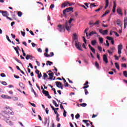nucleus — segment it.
<instances>
[{
  "instance_id": "obj_1",
  "label": "nucleus",
  "mask_w": 127,
  "mask_h": 127,
  "mask_svg": "<svg viewBox=\"0 0 127 127\" xmlns=\"http://www.w3.org/2000/svg\"><path fill=\"white\" fill-rule=\"evenodd\" d=\"M74 20L73 18H71L69 20L68 22L66 21L64 24L65 28L67 30V31H68V32H70V28L72 27V21Z\"/></svg>"
},
{
  "instance_id": "obj_2",
  "label": "nucleus",
  "mask_w": 127,
  "mask_h": 127,
  "mask_svg": "<svg viewBox=\"0 0 127 127\" xmlns=\"http://www.w3.org/2000/svg\"><path fill=\"white\" fill-rule=\"evenodd\" d=\"M5 110V114H7V115H12L13 116L14 115V112H13L12 110V109L9 107H5L4 108Z\"/></svg>"
},
{
  "instance_id": "obj_3",
  "label": "nucleus",
  "mask_w": 127,
  "mask_h": 127,
  "mask_svg": "<svg viewBox=\"0 0 127 127\" xmlns=\"http://www.w3.org/2000/svg\"><path fill=\"white\" fill-rule=\"evenodd\" d=\"M75 46L78 50H80V51H83V49H82V44L79 42L78 41H75Z\"/></svg>"
},
{
  "instance_id": "obj_4",
  "label": "nucleus",
  "mask_w": 127,
  "mask_h": 127,
  "mask_svg": "<svg viewBox=\"0 0 127 127\" xmlns=\"http://www.w3.org/2000/svg\"><path fill=\"white\" fill-rule=\"evenodd\" d=\"M71 5H74V3H70L69 1H66L62 4L61 7L63 8L66 7V6H71Z\"/></svg>"
},
{
  "instance_id": "obj_5",
  "label": "nucleus",
  "mask_w": 127,
  "mask_h": 127,
  "mask_svg": "<svg viewBox=\"0 0 127 127\" xmlns=\"http://www.w3.org/2000/svg\"><path fill=\"white\" fill-rule=\"evenodd\" d=\"M58 27H59L58 29L59 30L60 32H64L65 31V25L64 26L59 25Z\"/></svg>"
},
{
  "instance_id": "obj_6",
  "label": "nucleus",
  "mask_w": 127,
  "mask_h": 127,
  "mask_svg": "<svg viewBox=\"0 0 127 127\" xmlns=\"http://www.w3.org/2000/svg\"><path fill=\"white\" fill-rule=\"evenodd\" d=\"M123 49V45L120 44L118 46V53L120 55V54H122V50Z\"/></svg>"
},
{
  "instance_id": "obj_7",
  "label": "nucleus",
  "mask_w": 127,
  "mask_h": 127,
  "mask_svg": "<svg viewBox=\"0 0 127 127\" xmlns=\"http://www.w3.org/2000/svg\"><path fill=\"white\" fill-rule=\"evenodd\" d=\"M42 93L45 95V96H46V97H47L48 99H51V96L49 95V92H48V91L43 90L42 91Z\"/></svg>"
},
{
  "instance_id": "obj_8",
  "label": "nucleus",
  "mask_w": 127,
  "mask_h": 127,
  "mask_svg": "<svg viewBox=\"0 0 127 127\" xmlns=\"http://www.w3.org/2000/svg\"><path fill=\"white\" fill-rule=\"evenodd\" d=\"M4 120L6 123L8 124V125H9V126H13V123H12V122H11V121L9 120V119H7V117H5Z\"/></svg>"
},
{
  "instance_id": "obj_9",
  "label": "nucleus",
  "mask_w": 127,
  "mask_h": 127,
  "mask_svg": "<svg viewBox=\"0 0 127 127\" xmlns=\"http://www.w3.org/2000/svg\"><path fill=\"white\" fill-rule=\"evenodd\" d=\"M103 61H104L106 64H107V63L109 62L108 61V57H107V55H103Z\"/></svg>"
},
{
  "instance_id": "obj_10",
  "label": "nucleus",
  "mask_w": 127,
  "mask_h": 127,
  "mask_svg": "<svg viewBox=\"0 0 127 127\" xmlns=\"http://www.w3.org/2000/svg\"><path fill=\"white\" fill-rule=\"evenodd\" d=\"M117 24L118 26H120V27H122V26L123 25V24L122 23V21L120 19H117Z\"/></svg>"
},
{
  "instance_id": "obj_11",
  "label": "nucleus",
  "mask_w": 127,
  "mask_h": 127,
  "mask_svg": "<svg viewBox=\"0 0 127 127\" xmlns=\"http://www.w3.org/2000/svg\"><path fill=\"white\" fill-rule=\"evenodd\" d=\"M124 28H127V17H125L124 18Z\"/></svg>"
},
{
  "instance_id": "obj_12",
  "label": "nucleus",
  "mask_w": 127,
  "mask_h": 127,
  "mask_svg": "<svg viewBox=\"0 0 127 127\" xmlns=\"http://www.w3.org/2000/svg\"><path fill=\"white\" fill-rule=\"evenodd\" d=\"M50 107L52 108L53 111H54L55 114L57 115V116H58V112H57V111L55 110V108H54V107L53 106H52L51 104H50Z\"/></svg>"
},
{
  "instance_id": "obj_13",
  "label": "nucleus",
  "mask_w": 127,
  "mask_h": 127,
  "mask_svg": "<svg viewBox=\"0 0 127 127\" xmlns=\"http://www.w3.org/2000/svg\"><path fill=\"white\" fill-rule=\"evenodd\" d=\"M48 124V127H49L50 120L47 118H45V126Z\"/></svg>"
},
{
  "instance_id": "obj_14",
  "label": "nucleus",
  "mask_w": 127,
  "mask_h": 127,
  "mask_svg": "<svg viewBox=\"0 0 127 127\" xmlns=\"http://www.w3.org/2000/svg\"><path fill=\"white\" fill-rule=\"evenodd\" d=\"M56 86L58 88H60L62 86V83L59 81L56 82Z\"/></svg>"
},
{
  "instance_id": "obj_15",
  "label": "nucleus",
  "mask_w": 127,
  "mask_h": 127,
  "mask_svg": "<svg viewBox=\"0 0 127 127\" xmlns=\"http://www.w3.org/2000/svg\"><path fill=\"white\" fill-rule=\"evenodd\" d=\"M89 82L88 81H86L85 83L84 84V87H83V89H87V88H89Z\"/></svg>"
},
{
  "instance_id": "obj_16",
  "label": "nucleus",
  "mask_w": 127,
  "mask_h": 127,
  "mask_svg": "<svg viewBox=\"0 0 127 127\" xmlns=\"http://www.w3.org/2000/svg\"><path fill=\"white\" fill-rule=\"evenodd\" d=\"M32 58H33V57L30 55H27L26 56V60H28L29 59H32Z\"/></svg>"
},
{
  "instance_id": "obj_17",
  "label": "nucleus",
  "mask_w": 127,
  "mask_h": 127,
  "mask_svg": "<svg viewBox=\"0 0 127 127\" xmlns=\"http://www.w3.org/2000/svg\"><path fill=\"white\" fill-rule=\"evenodd\" d=\"M93 34H96V35H98V33L96 32L91 31L88 34V36H91L92 35H93Z\"/></svg>"
},
{
  "instance_id": "obj_18",
  "label": "nucleus",
  "mask_w": 127,
  "mask_h": 127,
  "mask_svg": "<svg viewBox=\"0 0 127 127\" xmlns=\"http://www.w3.org/2000/svg\"><path fill=\"white\" fill-rule=\"evenodd\" d=\"M54 75V73H53V72L49 73V76H50V78L48 79H50V80H53Z\"/></svg>"
},
{
  "instance_id": "obj_19",
  "label": "nucleus",
  "mask_w": 127,
  "mask_h": 127,
  "mask_svg": "<svg viewBox=\"0 0 127 127\" xmlns=\"http://www.w3.org/2000/svg\"><path fill=\"white\" fill-rule=\"evenodd\" d=\"M117 12L119 14L123 15V13H122V9H121V8H118Z\"/></svg>"
},
{
  "instance_id": "obj_20",
  "label": "nucleus",
  "mask_w": 127,
  "mask_h": 127,
  "mask_svg": "<svg viewBox=\"0 0 127 127\" xmlns=\"http://www.w3.org/2000/svg\"><path fill=\"white\" fill-rule=\"evenodd\" d=\"M2 14L3 15V16H5L6 17L7 16H8V13H7V11H3L2 12Z\"/></svg>"
},
{
  "instance_id": "obj_21",
  "label": "nucleus",
  "mask_w": 127,
  "mask_h": 127,
  "mask_svg": "<svg viewBox=\"0 0 127 127\" xmlns=\"http://www.w3.org/2000/svg\"><path fill=\"white\" fill-rule=\"evenodd\" d=\"M78 38V36H77L76 34H73V36L72 37V39L73 41L77 40Z\"/></svg>"
},
{
  "instance_id": "obj_22",
  "label": "nucleus",
  "mask_w": 127,
  "mask_h": 127,
  "mask_svg": "<svg viewBox=\"0 0 127 127\" xmlns=\"http://www.w3.org/2000/svg\"><path fill=\"white\" fill-rule=\"evenodd\" d=\"M109 13H110V10H106L105 13L103 14V15L102 16V17H104V16H106V15H107V14H109Z\"/></svg>"
},
{
  "instance_id": "obj_23",
  "label": "nucleus",
  "mask_w": 127,
  "mask_h": 127,
  "mask_svg": "<svg viewBox=\"0 0 127 127\" xmlns=\"http://www.w3.org/2000/svg\"><path fill=\"white\" fill-rule=\"evenodd\" d=\"M91 44L93 46H95V45H96V44H97V41H96L95 40H93L91 41Z\"/></svg>"
},
{
  "instance_id": "obj_24",
  "label": "nucleus",
  "mask_w": 127,
  "mask_h": 127,
  "mask_svg": "<svg viewBox=\"0 0 127 127\" xmlns=\"http://www.w3.org/2000/svg\"><path fill=\"white\" fill-rule=\"evenodd\" d=\"M13 58L14 60H15V61L18 62V63H19L20 64H21V65H22V63H21L19 60H18V59H17L16 57H13Z\"/></svg>"
},
{
  "instance_id": "obj_25",
  "label": "nucleus",
  "mask_w": 127,
  "mask_h": 127,
  "mask_svg": "<svg viewBox=\"0 0 127 127\" xmlns=\"http://www.w3.org/2000/svg\"><path fill=\"white\" fill-rule=\"evenodd\" d=\"M115 67L118 69V70H120V65H119V64L118 63H115Z\"/></svg>"
},
{
  "instance_id": "obj_26",
  "label": "nucleus",
  "mask_w": 127,
  "mask_h": 127,
  "mask_svg": "<svg viewBox=\"0 0 127 127\" xmlns=\"http://www.w3.org/2000/svg\"><path fill=\"white\" fill-rule=\"evenodd\" d=\"M51 64H53V62H50V61H48L47 62L46 65H47V66H48V65H49V66H51Z\"/></svg>"
},
{
  "instance_id": "obj_27",
  "label": "nucleus",
  "mask_w": 127,
  "mask_h": 127,
  "mask_svg": "<svg viewBox=\"0 0 127 127\" xmlns=\"http://www.w3.org/2000/svg\"><path fill=\"white\" fill-rule=\"evenodd\" d=\"M102 34L103 35H106V34H108V30H105L103 31Z\"/></svg>"
},
{
  "instance_id": "obj_28",
  "label": "nucleus",
  "mask_w": 127,
  "mask_h": 127,
  "mask_svg": "<svg viewBox=\"0 0 127 127\" xmlns=\"http://www.w3.org/2000/svg\"><path fill=\"white\" fill-rule=\"evenodd\" d=\"M66 9L67 11V12H69V11H72V10L73 9V8L72 7H68V8H66Z\"/></svg>"
},
{
  "instance_id": "obj_29",
  "label": "nucleus",
  "mask_w": 127,
  "mask_h": 127,
  "mask_svg": "<svg viewBox=\"0 0 127 127\" xmlns=\"http://www.w3.org/2000/svg\"><path fill=\"white\" fill-rule=\"evenodd\" d=\"M109 6V0H106V6L105 7V8H107Z\"/></svg>"
},
{
  "instance_id": "obj_30",
  "label": "nucleus",
  "mask_w": 127,
  "mask_h": 127,
  "mask_svg": "<svg viewBox=\"0 0 127 127\" xmlns=\"http://www.w3.org/2000/svg\"><path fill=\"white\" fill-rule=\"evenodd\" d=\"M53 104H54V105H55V107H59V105L58 104H57V103H56V101H55V100H53Z\"/></svg>"
},
{
  "instance_id": "obj_31",
  "label": "nucleus",
  "mask_w": 127,
  "mask_h": 127,
  "mask_svg": "<svg viewBox=\"0 0 127 127\" xmlns=\"http://www.w3.org/2000/svg\"><path fill=\"white\" fill-rule=\"evenodd\" d=\"M99 40L100 43H103V42H104V39H103V38H102V37H99Z\"/></svg>"
},
{
  "instance_id": "obj_32",
  "label": "nucleus",
  "mask_w": 127,
  "mask_h": 127,
  "mask_svg": "<svg viewBox=\"0 0 127 127\" xmlns=\"http://www.w3.org/2000/svg\"><path fill=\"white\" fill-rule=\"evenodd\" d=\"M95 66L97 69H99L100 66H99V64L98 63V62H95Z\"/></svg>"
},
{
  "instance_id": "obj_33",
  "label": "nucleus",
  "mask_w": 127,
  "mask_h": 127,
  "mask_svg": "<svg viewBox=\"0 0 127 127\" xmlns=\"http://www.w3.org/2000/svg\"><path fill=\"white\" fill-rule=\"evenodd\" d=\"M80 106H81V107H83V108H85V107L87 106V104L86 103H81L80 104Z\"/></svg>"
},
{
  "instance_id": "obj_34",
  "label": "nucleus",
  "mask_w": 127,
  "mask_h": 127,
  "mask_svg": "<svg viewBox=\"0 0 127 127\" xmlns=\"http://www.w3.org/2000/svg\"><path fill=\"white\" fill-rule=\"evenodd\" d=\"M66 114H67V112H66L65 110H64V113H63V116L64 117V118H66Z\"/></svg>"
},
{
  "instance_id": "obj_35",
  "label": "nucleus",
  "mask_w": 127,
  "mask_h": 127,
  "mask_svg": "<svg viewBox=\"0 0 127 127\" xmlns=\"http://www.w3.org/2000/svg\"><path fill=\"white\" fill-rule=\"evenodd\" d=\"M88 30H89V28H86V29L85 30V31H84V32H85V33L86 34V35L87 37H88V32H87V31H88Z\"/></svg>"
},
{
  "instance_id": "obj_36",
  "label": "nucleus",
  "mask_w": 127,
  "mask_h": 127,
  "mask_svg": "<svg viewBox=\"0 0 127 127\" xmlns=\"http://www.w3.org/2000/svg\"><path fill=\"white\" fill-rule=\"evenodd\" d=\"M93 24L94 25H98V24H100V21H96Z\"/></svg>"
},
{
  "instance_id": "obj_37",
  "label": "nucleus",
  "mask_w": 127,
  "mask_h": 127,
  "mask_svg": "<svg viewBox=\"0 0 127 127\" xmlns=\"http://www.w3.org/2000/svg\"><path fill=\"white\" fill-rule=\"evenodd\" d=\"M94 21L93 20H91L89 22V25H94Z\"/></svg>"
},
{
  "instance_id": "obj_38",
  "label": "nucleus",
  "mask_w": 127,
  "mask_h": 127,
  "mask_svg": "<svg viewBox=\"0 0 127 127\" xmlns=\"http://www.w3.org/2000/svg\"><path fill=\"white\" fill-rule=\"evenodd\" d=\"M90 50H91L92 52H93V53H94L95 54V53H96V51L95 50V49H94V48H91L90 49Z\"/></svg>"
},
{
  "instance_id": "obj_39",
  "label": "nucleus",
  "mask_w": 127,
  "mask_h": 127,
  "mask_svg": "<svg viewBox=\"0 0 127 127\" xmlns=\"http://www.w3.org/2000/svg\"><path fill=\"white\" fill-rule=\"evenodd\" d=\"M56 120L57 122L60 121V118H59V115H57Z\"/></svg>"
},
{
  "instance_id": "obj_40",
  "label": "nucleus",
  "mask_w": 127,
  "mask_h": 127,
  "mask_svg": "<svg viewBox=\"0 0 127 127\" xmlns=\"http://www.w3.org/2000/svg\"><path fill=\"white\" fill-rule=\"evenodd\" d=\"M116 7H117V4L116 3V1H114L113 8L116 9Z\"/></svg>"
},
{
  "instance_id": "obj_41",
  "label": "nucleus",
  "mask_w": 127,
  "mask_h": 127,
  "mask_svg": "<svg viewBox=\"0 0 127 127\" xmlns=\"http://www.w3.org/2000/svg\"><path fill=\"white\" fill-rule=\"evenodd\" d=\"M123 75L125 76V77H127V71H124L123 72Z\"/></svg>"
},
{
  "instance_id": "obj_42",
  "label": "nucleus",
  "mask_w": 127,
  "mask_h": 127,
  "mask_svg": "<svg viewBox=\"0 0 127 127\" xmlns=\"http://www.w3.org/2000/svg\"><path fill=\"white\" fill-rule=\"evenodd\" d=\"M102 8H103V6H101L98 9L95 10V11H96V12L100 11V10H101V9H102Z\"/></svg>"
},
{
  "instance_id": "obj_43",
  "label": "nucleus",
  "mask_w": 127,
  "mask_h": 127,
  "mask_svg": "<svg viewBox=\"0 0 127 127\" xmlns=\"http://www.w3.org/2000/svg\"><path fill=\"white\" fill-rule=\"evenodd\" d=\"M6 38L8 40V41H9V42H10V43L11 42V40H10V39H9V37H8V36L6 35Z\"/></svg>"
},
{
  "instance_id": "obj_44",
  "label": "nucleus",
  "mask_w": 127,
  "mask_h": 127,
  "mask_svg": "<svg viewBox=\"0 0 127 127\" xmlns=\"http://www.w3.org/2000/svg\"><path fill=\"white\" fill-rule=\"evenodd\" d=\"M17 14L20 17V16H21V15H22V12H21V11H19V12H18Z\"/></svg>"
},
{
  "instance_id": "obj_45",
  "label": "nucleus",
  "mask_w": 127,
  "mask_h": 127,
  "mask_svg": "<svg viewBox=\"0 0 127 127\" xmlns=\"http://www.w3.org/2000/svg\"><path fill=\"white\" fill-rule=\"evenodd\" d=\"M106 38L108 40H113V39H113V38L112 37H109V36H107V37H106Z\"/></svg>"
},
{
  "instance_id": "obj_46",
  "label": "nucleus",
  "mask_w": 127,
  "mask_h": 127,
  "mask_svg": "<svg viewBox=\"0 0 127 127\" xmlns=\"http://www.w3.org/2000/svg\"><path fill=\"white\" fill-rule=\"evenodd\" d=\"M43 77H44V79H45L46 78H47L48 77V75H47L46 73H44Z\"/></svg>"
},
{
  "instance_id": "obj_47",
  "label": "nucleus",
  "mask_w": 127,
  "mask_h": 127,
  "mask_svg": "<svg viewBox=\"0 0 127 127\" xmlns=\"http://www.w3.org/2000/svg\"><path fill=\"white\" fill-rule=\"evenodd\" d=\"M83 41L84 42V43L85 44H87V40H86V39L85 38V37H82Z\"/></svg>"
},
{
  "instance_id": "obj_48",
  "label": "nucleus",
  "mask_w": 127,
  "mask_h": 127,
  "mask_svg": "<svg viewBox=\"0 0 127 127\" xmlns=\"http://www.w3.org/2000/svg\"><path fill=\"white\" fill-rule=\"evenodd\" d=\"M79 118H80V115L79 114H77L76 116H75V119H76V120H78Z\"/></svg>"
},
{
  "instance_id": "obj_49",
  "label": "nucleus",
  "mask_w": 127,
  "mask_h": 127,
  "mask_svg": "<svg viewBox=\"0 0 127 127\" xmlns=\"http://www.w3.org/2000/svg\"><path fill=\"white\" fill-rule=\"evenodd\" d=\"M92 6H93V7H96L97 5H95V3L90 4V7H92Z\"/></svg>"
},
{
  "instance_id": "obj_50",
  "label": "nucleus",
  "mask_w": 127,
  "mask_h": 127,
  "mask_svg": "<svg viewBox=\"0 0 127 127\" xmlns=\"http://www.w3.org/2000/svg\"><path fill=\"white\" fill-rule=\"evenodd\" d=\"M28 67H30L31 69H33V66H32V64L31 63L29 64V66H28Z\"/></svg>"
},
{
  "instance_id": "obj_51",
  "label": "nucleus",
  "mask_w": 127,
  "mask_h": 127,
  "mask_svg": "<svg viewBox=\"0 0 127 127\" xmlns=\"http://www.w3.org/2000/svg\"><path fill=\"white\" fill-rule=\"evenodd\" d=\"M122 67H124V68H127V64H121Z\"/></svg>"
},
{
  "instance_id": "obj_52",
  "label": "nucleus",
  "mask_w": 127,
  "mask_h": 127,
  "mask_svg": "<svg viewBox=\"0 0 127 127\" xmlns=\"http://www.w3.org/2000/svg\"><path fill=\"white\" fill-rule=\"evenodd\" d=\"M42 76V75L41 74V72L38 74V77L39 78V79H40V78H41Z\"/></svg>"
},
{
  "instance_id": "obj_53",
  "label": "nucleus",
  "mask_w": 127,
  "mask_h": 127,
  "mask_svg": "<svg viewBox=\"0 0 127 127\" xmlns=\"http://www.w3.org/2000/svg\"><path fill=\"white\" fill-rule=\"evenodd\" d=\"M29 103L30 104V105L31 106H32L33 107H34V108H35V107H36V105H35V104L34 103H32L31 102H29Z\"/></svg>"
},
{
  "instance_id": "obj_54",
  "label": "nucleus",
  "mask_w": 127,
  "mask_h": 127,
  "mask_svg": "<svg viewBox=\"0 0 127 127\" xmlns=\"http://www.w3.org/2000/svg\"><path fill=\"white\" fill-rule=\"evenodd\" d=\"M44 56H45L46 57H49V56H50V55H48V54H47L46 53H45L44 54Z\"/></svg>"
},
{
  "instance_id": "obj_55",
  "label": "nucleus",
  "mask_w": 127,
  "mask_h": 127,
  "mask_svg": "<svg viewBox=\"0 0 127 127\" xmlns=\"http://www.w3.org/2000/svg\"><path fill=\"white\" fill-rule=\"evenodd\" d=\"M1 84H2V85H4V86H6V85H7V83H6V82L5 81L2 82Z\"/></svg>"
},
{
  "instance_id": "obj_56",
  "label": "nucleus",
  "mask_w": 127,
  "mask_h": 127,
  "mask_svg": "<svg viewBox=\"0 0 127 127\" xmlns=\"http://www.w3.org/2000/svg\"><path fill=\"white\" fill-rule=\"evenodd\" d=\"M114 33L115 34V35L116 36H117L118 37H119V36H120V35H119V34H118V33L117 32H116V31H114Z\"/></svg>"
},
{
  "instance_id": "obj_57",
  "label": "nucleus",
  "mask_w": 127,
  "mask_h": 127,
  "mask_svg": "<svg viewBox=\"0 0 127 127\" xmlns=\"http://www.w3.org/2000/svg\"><path fill=\"white\" fill-rule=\"evenodd\" d=\"M5 99H11V97H10V96H7V95H5Z\"/></svg>"
},
{
  "instance_id": "obj_58",
  "label": "nucleus",
  "mask_w": 127,
  "mask_h": 127,
  "mask_svg": "<svg viewBox=\"0 0 127 127\" xmlns=\"http://www.w3.org/2000/svg\"><path fill=\"white\" fill-rule=\"evenodd\" d=\"M84 91H85V95H87L88 94H89V92H88V90L87 89H85Z\"/></svg>"
},
{
  "instance_id": "obj_59",
  "label": "nucleus",
  "mask_w": 127,
  "mask_h": 127,
  "mask_svg": "<svg viewBox=\"0 0 127 127\" xmlns=\"http://www.w3.org/2000/svg\"><path fill=\"white\" fill-rule=\"evenodd\" d=\"M22 44L24 45L25 46H27V44L26 43V42H22Z\"/></svg>"
},
{
  "instance_id": "obj_60",
  "label": "nucleus",
  "mask_w": 127,
  "mask_h": 127,
  "mask_svg": "<svg viewBox=\"0 0 127 127\" xmlns=\"http://www.w3.org/2000/svg\"><path fill=\"white\" fill-rule=\"evenodd\" d=\"M22 35L24 37L25 36V33L24 32L21 31Z\"/></svg>"
},
{
  "instance_id": "obj_61",
  "label": "nucleus",
  "mask_w": 127,
  "mask_h": 127,
  "mask_svg": "<svg viewBox=\"0 0 127 127\" xmlns=\"http://www.w3.org/2000/svg\"><path fill=\"white\" fill-rule=\"evenodd\" d=\"M1 77H5V74L2 73L0 74Z\"/></svg>"
},
{
  "instance_id": "obj_62",
  "label": "nucleus",
  "mask_w": 127,
  "mask_h": 127,
  "mask_svg": "<svg viewBox=\"0 0 127 127\" xmlns=\"http://www.w3.org/2000/svg\"><path fill=\"white\" fill-rule=\"evenodd\" d=\"M98 49L99 50V51H102V47H100L99 46L98 47Z\"/></svg>"
},
{
  "instance_id": "obj_63",
  "label": "nucleus",
  "mask_w": 127,
  "mask_h": 127,
  "mask_svg": "<svg viewBox=\"0 0 127 127\" xmlns=\"http://www.w3.org/2000/svg\"><path fill=\"white\" fill-rule=\"evenodd\" d=\"M114 57H115V60H119V57L117 55H115Z\"/></svg>"
},
{
  "instance_id": "obj_64",
  "label": "nucleus",
  "mask_w": 127,
  "mask_h": 127,
  "mask_svg": "<svg viewBox=\"0 0 127 127\" xmlns=\"http://www.w3.org/2000/svg\"><path fill=\"white\" fill-rule=\"evenodd\" d=\"M50 8H51V9H52V8H54V4H51L50 6Z\"/></svg>"
}]
</instances>
